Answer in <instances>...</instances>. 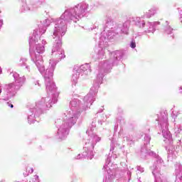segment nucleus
<instances>
[{
  "label": "nucleus",
  "instance_id": "nucleus-1",
  "mask_svg": "<svg viewBox=\"0 0 182 182\" xmlns=\"http://www.w3.org/2000/svg\"><path fill=\"white\" fill-rule=\"evenodd\" d=\"M110 55L109 60L105 61H101L99 64L98 74L96 80H95L94 85L90 88V92L84 97V104H81L80 100L74 98L70 102V109L62 114L64 117L73 120L75 119V122H77L80 113L83 110L90 109V106L93 105V102L96 100V95L99 92V87L102 83H103V77L105 75L110 73L113 66H118L122 63V59L124 56V51L116 50L110 53L108 50Z\"/></svg>",
  "mask_w": 182,
  "mask_h": 182
},
{
  "label": "nucleus",
  "instance_id": "nucleus-2",
  "mask_svg": "<svg viewBox=\"0 0 182 182\" xmlns=\"http://www.w3.org/2000/svg\"><path fill=\"white\" fill-rule=\"evenodd\" d=\"M92 9H93V6L86 2H80L73 6L67 7L60 17L51 23V26L68 29V23L70 24L72 22L76 23L90 14Z\"/></svg>",
  "mask_w": 182,
  "mask_h": 182
},
{
  "label": "nucleus",
  "instance_id": "nucleus-3",
  "mask_svg": "<svg viewBox=\"0 0 182 182\" xmlns=\"http://www.w3.org/2000/svg\"><path fill=\"white\" fill-rule=\"evenodd\" d=\"M52 60H50L49 66L45 70L42 75L45 79L46 90H53L58 92L56 85L53 82V72H55V68L56 63L62 59H65V51L62 49V42H53V48L51 50Z\"/></svg>",
  "mask_w": 182,
  "mask_h": 182
},
{
  "label": "nucleus",
  "instance_id": "nucleus-4",
  "mask_svg": "<svg viewBox=\"0 0 182 182\" xmlns=\"http://www.w3.org/2000/svg\"><path fill=\"white\" fill-rule=\"evenodd\" d=\"M48 97H43L41 100L36 103V107L29 109L28 115V122L29 124H33L36 122H39V117L43 113H46L53 105L58 102V96L59 92H54L51 90H46Z\"/></svg>",
  "mask_w": 182,
  "mask_h": 182
},
{
  "label": "nucleus",
  "instance_id": "nucleus-5",
  "mask_svg": "<svg viewBox=\"0 0 182 182\" xmlns=\"http://www.w3.org/2000/svg\"><path fill=\"white\" fill-rule=\"evenodd\" d=\"M130 23H133L140 29L144 30V33H154L156 32V26L160 25L159 21L146 23L144 20H141L140 17H130L124 23H118L115 27V39L119 36V33L124 35H129V28H130Z\"/></svg>",
  "mask_w": 182,
  "mask_h": 182
},
{
  "label": "nucleus",
  "instance_id": "nucleus-6",
  "mask_svg": "<svg viewBox=\"0 0 182 182\" xmlns=\"http://www.w3.org/2000/svg\"><path fill=\"white\" fill-rule=\"evenodd\" d=\"M39 42H41V34L38 33V30H34L33 35L29 37L28 43L30 49H32L33 45L36 46L33 50L30 51V55L40 73L43 75L45 73V65L42 55L45 52V46L39 43Z\"/></svg>",
  "mask_w": 182,
  "mask_h": 182
},
{
  "label": "nucleus",
  "instance_id": "nucleus-7",
  "mask_svg": "<svg viewBox=\"0 0 182 182\" xmlns=\"http://www.w3.org/2000/svg\"><path fill=\"white\" fill-rule=\"evenodd\" d=\"M96 119H93L91 125L86 131V134L88 135L87 142H85L82 154H78L75 158L77 160H80L82 157L92 160L95 157V154L93 153L95 146L102 140V138L96 134Z\"/></svg>",
  "mask_w": 182,
  "mask_h": 182
},
{
  "label": "nucleus",
  "instance_id": "nucleus-8",
  "mask_svg": "<svg viewBox=\"0 0 182 182\" xmlns=\"http://www.w3.org/2000/svg\"><path fill=\"white\" fill-rule=\"evenodd\" d=\"M75 124H76V118L70 119L62 115L61 118L57 119L55 120V126L58 129L56 138L60 140H65L69 134V130Z\"/></svg>",
  "mask_w": 182,
  "mask_h": 182
},
{
  "label": "nucleus",
  "instance_id": "nucleus-9",
  "mask_svg": "<svg viewBox=\"0 0 182 182\" xmlns=\"http://www.w3.org/2000/svg\"><path fill=\"white\" fill-rule=\"evenodd\" d=\"M92 73V69L90 68V63H85L80 65L78 68H75L73 71V76L71 79L72 87L76 86L77 85V80L80 77L81 79H87Z\"/></svg>",
  "mask_w": 182,
  "mask_h": 182
},
{
  "label": "nucleus",
  "instance_id": "nucleus-10",
  "mask_svg": "<svg viewBox=\"0 0 182 182\" xmlns=\"http://www.w3.org/2000/svg\"><path fill=\"white\" fill-rule=\"evenodd\" d=\"M116 27H114V22L112 18H109L106 20L105 25L104 26V32L101 33L100 39L101 41H105V42H113L116 39Z\"/></svg>",
  "mask_w": 182,
  "mask_h": 182
},
{
  "label": "nucleus",
  "instance_id": "nucleus-11",
  "mask_svg": "<svg viewBox=\"0 0 182 182\" xmlns=\"http://www.w3.org/2000/svg\"><path fill=\"white\" fill-rule=\"evenodd\" d=\"M109 139L111 141L109 151L112 152V154H109L108 157L106 159V163L107 164H110L112 162V159H117V155L114 154V149L116 147H120V144H119L117 140H116L114 137H109Z\"/></svg>",
  "mask_w": 182,
  "mask_h": 182
},
{
  "label": "nucleus",
  "instance_id": "nucleus-12",
  "mask_svg": "<svg viewBox=\"0 0 182 182\" xmlns=\"http://www.w3.org/2000/svg\"><path fill=\"white\" fill-rule=\"evenodd\" d=\"M67 31H68V28H65L63 27L53 26V42H59V41L60 42H62V38L65 36Z\"/></svg>",
  "mask_w": 182,
  "mask_h": 182
},
{
  "label": "nucleus",
  "instance_id": "nucleus-13",
  "mask_svg": "<svg viewBox=\"0 0 182 182\" xmlns=\"http://www.w3.org/2000/svg\"><path fill=\"white\" fill-rule=\"evenodd\" d=\"M22 4L20 9L21 12H29L38 8L36 5H32L31 0H21Z\"/></svg>",
  "mask_w": 182,
  "mask_h": 182
},
{
  "label": "nucleus",
  "instance_id": "nucleus-14",
  "mask_svg": "<svg viewBox=\"0 0 182 182\" xmlns=\"http://www.w3.org/2000/svg\"><path fill=\"white\" fill-rule=\"evenodd\" d=\"M107 42L109 41H106L105 40L101 41L100 39L98 44L99 50L97 53V59H105V58H106V55H105V50H106V47L107 46Z\"/></svg>",
  "mask_w": 182,
  "mask_h": 182
},
{
  "label": "nucleus",
  "instance_id": "nucleus-15",
  "mask_svg": "<svg viewBox=\"0 0 182 182\" xmlns=\"http://www.w3.org/2000/svg\"><path fill=\"white\" fill-rule=\"evenodd\" d=\"M164 33H166V35H169L171 38V39H174V28H171L170 26V22L168 21H165L164 26Z\"/></svg>",
  "mask_w": 182,
  "mask_h": 182
},
{
  "label": "nucleus",
  "instance_id": "nucleus-16",
  "mask_svg": "<svg viewBox=\"0 0 182 182\" xmlns=\"http://www.w3.org/2000/svg\"><path fill=\"white\" fill-rule=\"evenodd\" d=\"M103 170L107 173V176L105 178V182H113L114 181L115 176L112 174V170L110 168L107 166V165H105L103 167Z\"/></svg>",
  "mask_w": 182,
  "mask_h": 182
},
{
  "label": "nucleus",
  "instance_id": "nucleus-17",
  "mask_svg": "<svg viewBox=\"0 0 182 182\" xmlns=\"http://www.w3.org/2000/svg\"><path fill=\"white\" fill-rule=\"evenodd\" d=\"M159 11V8L157 7H153L151 9H149L147 12L144 14V15L140 18L141 21H144V18H151L152 16H154L156 14H157V11Z\"/></svg>",
  "mask_w": 182,
  "mask_h": 182
},
{
  "label": "nucleus",
  "instance_id": "nucleus-18",
  "mask_svg": "<svg viewBox=\"0 0 182 182\" xmlns=\"http://www.w3.org/2000/svg\"><path fill=\"white\" fill-rule=\"evenodd\" d=\"M41 25H43V28H40L39 33L41 35H43V33L46 32V28H48V26H49L50 25H52V23H50V20H49L48 18L41 21Z\"/></svg>",
  "mask_w": 182,
  "mask_h": 182
},
{
  "label": "nucleus",
  "instance_id": "nucleus-19",
  "mask_svg": "<svg viewBox=\"0 0 182 182\" xmlns=\"http://www.w3.org/2000/svg\"><path fill=\"white\" fill-rule=\"evenodd\" d=\"M144 139V146L141 147V150L143 149V147H145L146 149L148 150L147 144H150V140H151V137H150L149 134H145Z\"/></svg>",
  "mask_w": 182,
  "mask_h": 182
},
{
  "label": "nucleus",
  "instance_id": "nucleus-20",
  "mask_svg": "<svg viewBox=\"0 0 182 182\" xmlns=\"http://www.w3.org/2000/svg\"><path fill=\"white\" fill-rule=\"evenodd\" d=\"M123 141H127V144L129 146L134 144V141H133V139L130 136H124Z\"/></svg>",
  "mask_w": 182,
  "mask_h": 182
},
{
  "label": "nucleus",
  "instance_id": "nucleus-21",
  "mask_svg": "<svg viewBox=\"0 0 182 182\" xmlns=\"http://www.w3.org/2000/svg\"><path fill=\"white\" fill-rule=\"evenodd\" d=\"M123 123H124V119H118L117 122V124L114 125V132H117V129H119V126H123Z\"/></svg>",
  "mask_w": 182,
  "mask_h": 182
},
{
  "label": "nucleus",
  "instance_id": "nucleus-22",
  "mask_svg": "<svg viewBox=\"0 0 182 182\" xmlns=\"http://www.w3.org/2000/svg\"><path fill=\"white\" fill-rule=\"evenodd\" d=\"M23 182H39V176L36 175L33 178H30L27 181H23Z\"/></svg>",
  "mask_w": 182,
  "mask_h": 182
},
{
  "label": "nucleus",
  "instance_id": "nucleus-23",
  "mask_svg": "<svg viewBox=\"0 0 182 182\" xmlns=\"http://www.w3.org/2000/svg\"><path fill=\"white\" fill-rule=\"evenodd\" d=\"M26 62H28V60L26 58H21L20 62H19V65L20 66H21L22 68H24L25 66H26Z\"/></svg>",
  "mask_w": 182,
  "mask_h": 182
},
{
  "label": "nucleus",
  "instance_id": "nucleus-24",
  "mask_svg": "<svg viewBox=\"0 0 182 182\" xmlns=\"http://www.w3.org/2000/svg\"><path fill=\"white\" fill-rule=\"evenodd\" d=\"M105 122H106V118L105 117V115H103L102 117H100V118H99L97 120L98 124H100V126H102L103 123H105Z\"/></svg>",
  "mask_w": 182,
  "mask_h": 182
},
{
  "label": "nucleus",
  "instance_id": "nucleus-25",
  "mask_svg": "<svg viewBox=\"0 0 182 182\" xmlns=\"http://www.w3.org/2000/svg\"><path fill=\"white\" fill-rule=\"evenodd\" d=\"M127 178H126L124 181V182H130V180L132 178V171H128L127 172Z\"/></svg>",
  "mask_w": 182,
  "mask_h": 182
},
{
  "label": "nucleus",
  "instance_id": "nucleus-26",
  "mask_svg": "<svg viewBox=\"0 0 182 182\" xmlns=\"http://www.w3.org/2000/svg\"><path fill=\"white\" fill-rule=\"evenodd\" d=\"M33 86L35 89H41V83H39V80H36L33 82Z\"/></svg>",
  "mask_w": 182,
  "mask_h": 182
},
{
  "label": "nucleus",
  "instance_id": "nucleus-27",
  "mask_svg": "<svg viewBox=\"0 0 182 182\" xmlns=\"http://www.w3.org/2000/svg\"><path fill=\"white\" fill-rule=\"evenodd\" d=\"M137 171H139V173L141 174L142 173H144V168L141 166H136Z\"/></svg>",
  "mask_w": 182,
  "mask_h": 182
},
{
  "label": "nucleus",
  "instance_id": "nucleus-28",
  "mask_svg": "<svg viewBox=\"0 0 182 182\" xmlns=\"http://www.w3.org/2000/svg\"><path fill=\"white\" fill-rule=\"evenodd\" d=\"M130 48H132V49H134V48H136V41L133 40L131 41Z\"/></svg>",
  "mask_w": 182,
  "mask_h": 182
},
{
  "label": "nucleus",
  "instance_id": "nucleus-29",
  "mask_svg": "<svg viewBox=\"0 0 182 182\" xmlns=\"http://www.w3.org/2000/svg\"><path fill=\"white\" fill-rule=\"evenodd\" d=\"M43 1L44 0H35V2L38 4V6H39L40 5H42V4H43Z\"/></svg>",
  "mask_w": 182,
  "mask_h": 182
},
{
  "label": "nucleus",
  "instance_id": "nucleus-30",
  "mask_svg": "<svg viewBox=\"0 0 182 182\" xmlns=\"http://www.w3.org/2000/svg\"><path fill=\"white\" fill-rule=\"evenodd\" d=\"M177 116H178V112L173 111V112H172V117H173V119H176V117H177Z\"/></svg>",
  "mask_w": 182,
  "mask_h": 182
},
{
  "label": "nucleus",
  "instance_id": "nucleus-31",
  "mask_svg": "<svg viewBox=\"0 0 182 182\" xmlns=\"http://www.w3.org/2000/svg\"><path fill=\"white\" fill-rule=\"evenodd\" d=\"M26 171H28L29 174H32L33 173V168H27Z\"/></svg>",
  "mask_w": 182,
  "mask_h": 182
},
{
  "label": "nucleus",
  "instance_id": "nucleus-32",
  "mask_svg": "<svg viewBox=\"0 0 182 182\" xmlns=\"http://www.w3.org/2000/svg\"><path fill=\"white\" fill-rule=\"evenodd\" d=\"M24 68L26 69L27 71L31 72V66L28 65L27 64H26Z\"/></svg>",
  "mask_w": 182,
  "mask_h": 182
},
{
  "label": "nucleus",
  "instance_id": "nucleus-33",
  "mask_svg": "<svg viewBox=\"0 0 182 182\" xmlns=\"http://www.w3.org/2000/svg\"><path fill=\"white\" fill-rule=\"evenodd\" d=\"M136 176H137V177H136L137 181L138 182H142L141 181V177L139 176V173H136Z\"/></svg>",
  "mask_w": 182,
  "mask_h": 182
},
{
  "label": "nucleus",
  "instance_id": "nucleus-34",
  "mask_svg": "<svg viewBox=\"0 0 182 182\" xmlns=\"http://www.w3.org/2000/svg\"><path fill=\"white\" fill-rule=\"evenodd\" d=\"M179 14H180V16H181V17H180V21L182 22V10H181V11H179Z\"/></svg>",
  "mask_w": 182,
  "mask_h": 182
},
{
  "label": "nucleus",
  "instance_id": "nucleus-35",
  "mask_svg": "<svg viewBox=\"0 0 182 182\" xmlns=\"http://www.w3.org/2000/svg\"><path fill=\"white\" fill-rule=\"evenodd\" d=\"M99 27V24H97V23H95L94 24V27H93V29H96V28H98Z\"/></svg>",
  "mask_w": 182,
  "mask_h": 182
},
{
  "label": "nucleus",
  "instance_id": "nucleus-36",
  "mask_svg": "<svg viewBox=\"0 0 182 182\" xmlns=\"http://www.w3.org/2000/svg\"><path fill=\"white\" fill-rule=\"evenodd\" d=\"M41 43H42L41 45H43V46H44V45H46V41L42 40Z\"/></svg>",
  "mask_w": 182,
  "mask_h": 182
},
{
  "label": "nucleus",
  "instance_id": "nucleus-37",
  "mask_svg": "<svg viewBox=\"0 0 182 182\" xmlns=\"http://www.w3.org/2000/svg\"><path fill=\"white\" fill-rule=\"evenodd\" d=\"M102 112H103V109H100L97 112V114H99V113H102Z\"/></svg>",
  "mask_w": 182,
  "mask_h": 182
},
{
  "label": "nucleus",
  "instance_id": "nucleus-38",
  "mask_svg": "<svg viewBox=\"0 0 182 182\" xmlns=\"http://www.w3.org/2000/svg\"><path fill=\"white\" fill-rule=\"evenodd\" d=\"M179 90H180V92L182 93V85L180 87Z\"/></svg>",
  "mask_w": 182,
  "mask_h": 182
},
{
  "label": "nucleus",
  "instance_id": "nucleus-39",
  "mask_svg": "<svg viewBox=\"0 0 182 182\" xmlns=\"http://www.w3.org/2000/svg\"><path fill=\"white\" fill-rule=\"evenodd\" d=\"M10 107L13 108L14 107V105L11 104L9 105Z\"/></svg>",
  "mask_w": 182,
  "mask_h": 182
},
{
  "label": "nucleus",
  "instance_id": "nucleus-40",
  "mask_svg": "<svg viewBox=\"0 0 182 182\" xmlns=\"http://www.w3.org/2000/svg\"><path fill=\"white\" fill-rule=\"evenodd\" d=\"M122 133V130H120V132H119V135L120 136V134Z\"/></svg>",
  "mask_w": 182,
  "mask_h": 182
},
{
  "label": "nucleus",
  "instance_id": "nucleus-41",
  "mask_svg": "<svg viewBox=\"0 0 182 182\" xmlns=\"http://www.w3.org/2000/svg\"><path fill=\"white\" fill-rule=\"evenodd\" d=\"M0 182H5V180H1Z\"/></svg>",
  "mask_w": 182,
  "mask_h": 182
}]
</instances>
